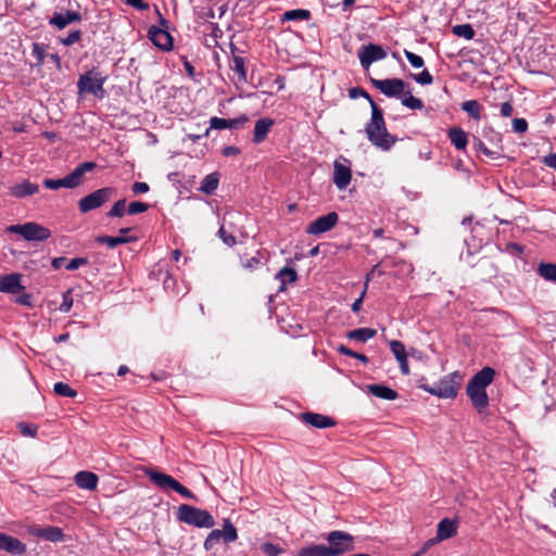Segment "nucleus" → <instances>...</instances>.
<instances>
[{
  "label": "nucleus",
  "instance_id": "obj_1",
  "mask_svg": "<svg viewBox=\"0 0 556 556\" xmlns=\"http://www.w3.org/2000/svg\"><path fill=\"white\" fill-rule=\"evenodd\" d=\"M370 108L371 117L365 126L367 139L376 148L382 151H389L397 141V138L388 131L383 117V111L374 100H370Z\"/></svg>",
  "mask_w": 556,
  "mask_h": 556
},
{
  "label": "nucleus",
  "instance_id": "obj_2",
  "mask_svg": "<svg viewBox=\"0 0 556 556\" xmlns=\"http://www.w3.org/2000/svg\"><path fill=\"white\" fill-rule=\"evenodd\" d=\"M179 521L198 528H212L215 525L213 516L204 509L182 504L178 507Z\"/></svg>",
  "mask_w": 556,
  "mask_h": 556
},
{
  "label": "nucleus",
  "instance_id": "obj_3",
  "mask_svg": "<svg viewBox=\"0 0 556 556\" xmlns=\"http://www.w3.org/2000/svg\"><path fill=\"white\" fill-rule=\"evenodd\" d=\"M105 80V76L96 68H92L79 76L77 81L78 93L80 96L89 93L101 99L104 96L103 85Z\"/></svg>",
  "mask_w": 556,
  "mask_h": 556
},
{
  "label": "nucleus",
  "instance_id": "obj_4",
  "mask_svg": "<svg viewBox=\"0 0 556 556\" xmlns=\"http://www.w3.org/2000/svg\"><path fill=\"white\" fill-rule=\"evenodd\" d=\"M148 477L157 488L164 491L174 490L185 498L195 500V495L189 489H187L169 475L155 470H149Z\"/></svg>",
  "mask_w": 556,
  "mask_h": 556
},
{
  "label": "nucleus",
  "instance_id": "obj_5",
  "mask_svg": "<svg viewBox=\"0 0 556 556\" xmlns=\"http://www.w3.org/2000/svg\"><path fill=\"white\" fill-rule=\"evenodd\" d=\"M7 231L21 235L27 241H45L51 237L48 228L34 222L9 226Z\"/></svg>",
  "mask_w": 556,
  "mask_h": 556
},
{
  "label": "nucleus",
  "instance_id": "obj_6",
  "mask_svg": "<svg viewBox=\"0 0 556 556\" xmlns=\"http://www.w3.org/2000/svg\"><path fill=\"white\" fill-rule=\"evenodd\" d=\"M327 541L329 546H326L328 549L329 556H339L343 555L346 552H351L354 549V538L343 531H331L327 535Z\"/></svg>",
  "mask_w": 556,
  "mask_h": 556
},
{
  "label": "nucleus",
  "instance_id": "obj_7",
  "mask_svg": "<svg viewBox=\"0 0 556 556\" xmlns=\"http://www.w3.org/2000/svg\"><path fill=\"white\" fill-rule=\"evenodd\" d=\"M238 539L236 527L229 519L224 520L223 530L214 529L210 532L204 541V548L212 551L215 545L224 541L225 543H232Z\"/></svg>",
  "mask_w": 556,
  "mask_h": 556
},
{
  "label": "nucleus",
  "instance_id": "obj_8",
  "mask_svg": "<svg viewBox=\"0 0 556 556\" xmlns=\"http://www.w3.org/2000/svg\"><path fill=\"white\" fill-rule=\"evenodd\" d=\"M114 193V189L111 187H104L98 189L78 201V208L80 213L86 214L92 210L101 207L108 202Z\"/></svg>",
  "mask_w": 556,
  "mask_h": 556
},
{
  "label": "nucleus",
  "instance_id": "obj_9",
  "mask_svg": "<svg viewBox=\"0 0 556 556\" xmlns=\"http://www.w3.org/2000/svg\"><path fill=\"white\" fill-rule=\"evenodd\" d=\"M454 377H457V372H453L440 379L433 386L426 388L425 390L441 399H454L457 394V382Z\"/></svg>",
  "mask_w": 556,
  "mask_h": 556
},
{
  "label": "nucleus",
  "instance_id": "obj_10",
  "mask_svg": "<svg viewBox=\"0 0 556 556\" xmlns=\"http://www.w3.org/2000/svg\"><path fill=\"white\" fill-rule=\"evenodd\" d=\"M371 85L388 98H399L406 88V83L401 78L376 79L370 78Z\"/></svg>",
  "mask_w": 556,
  "mask_h": 556
},
{
  "label": "nucleus",
  "instance_id": "obj_11",
  "mask_svg": "<svg viewBox=\"0 0 556 556\" xmlns=\"http://www.w3.org/2000/svg\"><path fill=\"white\" fill-rule=\"evenodd\" d=\"M387 51L379 45L368 43L358 51V59L363 68L367 70L374 62L383 60Z\"/></svg>",
  "mask_w": 556,
  "mask_h": 556
},
{
  "label": "nucleus",
  "instance_id": "obj_12",
  "mask_svg": "<svg viewBox=\"0 0 556 556\" xmlns=\"http://www.w3.org/2000/svg\"><path fill=\"white\" fill-rule=\"evenodd\" d=\"M339 215L336 212H330L313 220L308 225L306 232L315 236L321 235L331 230L337 225Z\"/></svg>",
  "mask_w": 556,
  "mask_h": 556
},
{
  "label": "nucleus",
  "instance_id": "obj_13",
  "mask_svg": "<svg viewBox=\"0 0 556 556\" xmlns=\"http://www.w3.org/2000/svg\"><path fill=\"white\" fill-rule=\"evenodd\" d=\"M97 167L94 162H84L77 165L68 175L65 176L67 189L79 187L85 181V175Z\"/></svg>",
  "mask_w": 556,
  "mask_h": 556
},
{
  "label": "nucleus",
  "instance_id": "obj_14",
  "mask_svg": "<svg viewBox=\"0 0 556 556\" xmlns=\"http://www.w3.org/2000/svg\"><path fill=\"white\" fill-rule=\"evenodd\" d=\"M248 122H249V117L244 114L240 115L237 118H229V119L214 116V117H211L210 128L206 129L204 136H208L210 129H217V130H223V129H227V128L228 129H237Z\"/></svg>",
  "mask_w": 556,
  "mask_h": 556
},
{
  "label": "nucleus",
  "instance_id": "obj_15",
  "mask_svg": "<svg viewBox=\"0 0 556 556\" xmlns=\"http://www.w3.org/2000/svg\"><path fill=\"white\" fill-rule=\"evenodd\" d=\"M466 393L470 399L472 405L481 412L489 405V397L485 388L478 387L472 382H468Z\"/></svg>",
  "mask_w": 556,
  "mask_h": 556
},
{
  "label": "nucleus",
  "instance_id": "obj_16",
  "mask_svg": "<svg viewBox=\"0 0 556 556\" xmlns=\"http://www.w3.org/2000/svg\"><path fill=\"white\" fill-rule=\"evenodd\" d=\"M149 38L155 47L163 51H168L173 48V39L166 29L152 26L149 29Z\"/></svg>",
  "mask_w": 556,
  "mask_h": 556
},
{
  "label": "nucleus",
  "instance_id": "obj_17",
  "mask_svg": "<svg viewBox=\"0 0 556 556\" xmlns=\"http://www.w3.org/2000/svg\"><path fill=\"white\" fill-rule=\"evenodd\" d=\"M24 289L21 274L13 273L0 277V292L16 294Z\"/></svg>",
  "mask_w": 556,
  "mask_h": 556
},
{
  "label": "nucleus",
  "instance_id": "obj_18",
  "mask_svg": "<svg viewBox=\"0 0 556 556\" xmlns=\"http://www.w3.org/2000/svg\"><path fill=\"white\" fill-rule=\"evenodd\" d=\"M352 172L349 165L339 161L333 164V184L339 190H344L351 182Z\"/></svg>",
  "mask_w": 556,
  "mask_h": 556
},
{
  "label": "nucleus",
  "instance_id": "obj_19",
  "mask_svg": "<svg viewBox=\"0 0 556 556\" xmlns=\"http://www.w3.org/2000/svg\"><path fill=\"white\" fill-rule=\"evenodd\" d=\"M300 418L305 424L317 429H325L336 426V420L333 418L317 413H302Z\"/></svg>",
  "mask_w": 556,
  "mask_h": 556
},
{
  "label": "nucleus",
  "instance_id": "obj_20",
  "mask_svg": "<svg viewBox=\"0 0 556 556\" xmlns=\"http://www.w3.org/2000/svg\"><path fill=\"white\" fill-rule=\"evenodd\" d=\"M0 551L12 555H22L26 552V545L14 536L0 533Z\"/></svg>",
  "mask_w": 556,
  "mask_h": 556
},
{
  "label": "nucleus",
  "instance_id": "obj_21",
  "mask_svg": "<svg viewBox=\"0 0 556 556\" xmlns=\"http://www.w3.org/2000/svg\"><path fill=\"white\" fill-rule=\"evenodd\" d=\"M38 190V185L30 182L27 179H24L21 182H16L13 186H11L9 189V193L14 198L22 199L37 193Z\"/></svg>",
  "mask_w": 556,
  "mask_h": 556
},
{
  "label": "nucleus",
  "instance_id": "obj_22",
  "mask_svg": "<svg viewBox=\"0 0 556 556\" xmlns=\"http://www.w3.org/2000/svg\"><path fill=\"white\" fill-rule=\"evenodd\" d=\"M275 122L270 117H263L256 121L254 126V132H253V142L258 144L263 142L268 132L270 131L271 127L274 126Z\"/></svg>",
  "mask_w": 556,
  "mask_h": 556
},
{
  "label": "nucleus",
  "instance_id": "obj_23",
  "mask_svg": "<svg viewBox=\"0 0 556 556\" xmlns=\"http://www.w3.org/2000/svg\"><path fill=\"white\" fill-rule=\"evenodd\" d=\"M129 228H122L119 229L121 236H100L96 239L97 242L106 244L110 249H113L119 244H125L129 242H134L137 240L136 237H125L124 235L129 232Z\"/></svg>",
  "mask_w": 556,
  "mask_h": 556
},
{
  "label": "nucleus",
  "instance_id": "obj_24",
  "mask_svg": "<svg viewBox=\"0 0 556 556\" xmlns=\"http://www.w3.org/2000/svg\"><path fill=\"white\" fill-rule=\"evenodd\" d=\"M80 21H81V15L79 12L66 11L64 13L63 12L54 13L50 20V24L54 25L59 29H63L70 23L80 22Z\"/></svg>",
  "mask_w": 556,
  "mask_h": 556
},
{
  "label": "nucleus",
  "instance_id": "obj_25",
  "mask_svg": "<svg viewBox=\"0 0 556 556\" xmlns=\"http://www.w3.org/2000/svg\"><path fill=\"white\" fill-rule=\"evenodd\" d=\"M75 483L78 488L92 491L97 489L98 476L91 471H78L74 477Z\"/></svg>",
  "mask_w": 556,
  "mask_h": 556
},
{
  "label": "nucleus",
  "instance_id": "obj_26",
  "mask_svg": "<svg viewBox=\"0 0 556 556\" xmlns=\"http://www.w3.org/2000/svg\"><path fill=\"white\" fill-rule=\"evenodd\" d=\"M457 532V522L448 518L442 519L437 529V541L447 540L454 536Z\"/></svg>",
  "mask_w": 556,
  "mask_h": 556
},
{
  "label": "nucleus",
  "instance_id": "obj_27",
  "mask_svg": "<svg viewBox=\"0 0 556 556\" xmlns=\"http://www.w3.org/2000/svg\"><path fill=\"white\" fill-rule=\"evenodd\" d=\"M230 70L237 75V81L240 84L247 83V68H245V60L241 55L235 54L232 51V55L229 62Z\"/></svg>",
  "mask_w": 556,
  "mask_h": 556
},
{
  "label": "nucleus",
  "instance_id": "obj_28",
  "mask_svg": "<svg viewBox=\"0 0 556 556\" xmlns=\"http://www.w3.org/2000/svg\"><path fill=\"white\" fill-rule=\"evenodd\" d=\"M495 377V370L492 367L485 366L480 371H478L470 380L469 382H472L473 384L478 387L485 388L490 386Z\"/></svg>",
  "mask_w": 556,
  "mask_h": 556
},
{
  "label": "nucleus",
  "instance_id": "obj_29",
  "mask_svg": "<svg viewBox=\"0 0 556 556\" xmlns=\"http://www.w3.org/2000/svg\"><path fill=\"white\" fill-rule=\"evenodd\" d=\"M447 137L457 150H465L468 143V136L460 127L448 129Z\"/></svg>",
  "mask_w": 556,
  "mask_h": 556
},
{
  "label": "nucleus",
  "instance_id": "obj_30",
  "mask_svg": "<svg viewBox=\"0 0 556 556\" xmlns=\"http://www.w3.org/2000/svg\"><path fill=\"white\" fill-rule=\"evenodd\" d=\"M369 392L379 399L393 401L397 397V392L387 386L383 384H369Z\"/></svg>",
  "mask_w": 556,
  "mask_h": 556
},
{
  "label": "nucleus",
  "instance_id": "obj_31",
  "mask_svg": "<svg viewBox=\"0 0 556 556\" xmlns=\"http://www.w3.org/2000/svg\"><path fill=\"white\" fill-rule=\"evenodd\" d=\"M275 278L280 281L279 291H283L288 283L296 281L298 274L294 268L285 266L276 274Z\"/></svg>",
  "mask_w": 556,
  "mask_h": 556
},
{
  "label": "nucleus",
  "instance_id": "obj_32",
  "mask_svg": "<svg viewBox=\"0 0 556 556\" xmlns=\"http://www.w3.org/2000/svg\"><path fill=\"white\" fill-rule=\"evenodd\" d=\"M219 174L217 172L206 175L199 187V190L205 194H212L218 188Z\"/></svg>",
  "mask_w": 556,
  "mask_h": 556
},
{
  "label": "nucleus",
  "instance_id": "obj_33",
  "mask_svg": "<svg viewBox=\"0 0 556 556\" xmlns=\"http://www.w3.org/2000/svg\"><path fill=\"white\" fill-rule=\"evenodd\" d=\"M377 334V331L372 328H357L346 333V338L358 342H367Z\"/></svg>",
  "mask_w": 556,
  "mask_h": 556
},
{
  "label": "nucleus",
  "instance_id": "obj_34",
  "mask_svg": "<svg viewBox=\"0 0 556 556\" xmlns=\"http://www.w3.org/2000/svg\"><path fill=\"white\" fill-rule=\"evenodd\" d=\"M536 273L544 280L556 283V264L541 262L538 265Z\"/></svg>",
  "mask_w": 556,
  "mask_h": 556
},
{
  "label": "nucleus",
  "instance_id": "obj_35",
  "mask_svg": "<svg viewBox=\"0 0 556 556\" xmlns=\"http://www.w3.org/2000/svg\"><path fill=\"white\" fill-rule=\"evenodd\" d=\"M327 551L328 549H326V545L312 544L300 548L295 556H329Z\"/></svg>",
  "mask_w": 556,
  "mask_h": 556
},
{
  "label": "nucleus",
  "instance_id": "obj_36",
  "mask_svg": "<svg viewBox=\"0 0 556 556\" xmlns=\"http://www.w3.org/2000/svg\"><path fill=\"white\" fill-rule=\"evenodd\" d=\"M311 18V12L306 9H294L286 11L281 17L282 22L290 21H308Z\"/></svg>",
  "mask_w": 556,
  "mask_h": 556
},
{
  "label": "nucleus",
  "instance_id": "obj_37",
  "mask_svg": "<svg viewBox=\"0 0 556 556\" xmlns=\"http://www.w3.org/2000/svg\"><path fill=\"white\" fill-rule=\"evenodd\" d=\"M482 137L491 144L501 148L502 134L496 131L492 126H484L482 128Z\"/></svg>",
  "mask_w": 556,
  "mask_h": 556
},
{
  "label": "nucleus",
  "instance_id": "obj_38",
  "mask_svg": "<svg viewBox=\"0 0 556 556\" xmlns=\"http://www.w3.org/2000/svg\"><path fill=\"white\" fill-rule=\"evenodd\" d=\"M42 539L49 542H62L64 541V533L61 528L50 526L43 529Z\"/></svg>",
  "mask_w": 556,
  "mask_h": 556
},
{
  "label": "nucleus",
  "instance_id": "obj_39",
  "mask_svg": "<svg viewBox=\"0 0 556 556\" xmlns=\"http://www.w3.org/2000/svg\"><path fill=\"white\" fill-rule=\"evenodd\" d=\"M462 110L473 119H480L481 105L477 100H467L462 103Z\"/></svg>",
  "mask_w": 556,
  "mask_h": 556
},
{
  "label": "nucleus",
  "instance_id": "obj_40",
  "mask_svg": "<svg viewBox=\"0 0 556 556\" xmlns=\"http://www.w3.org/2000/svg\"><path fill=\"white\" fill-rule=\"evenodd\" d=\"M452 33L457 37L471 40L475 37V29L470 24H458L453 26Z\"/></svg>",
  "mask_w": 556,
  "mask_h": 556
},
{
  "label": "nucleus",
  "instance_id": "obj_41",
  "mask_svg": "<svg viewBox=\"0 0 556 556\" xmlns=\"http://www.w3.org/2000/svg\"><path fill=\"white\" fill-rule=\"evenodd\" d=\"M402 104L412 110H421L424 102L419 98L414 97L409 91H404L402 94Z\"/></svg>",
  "mask_w": 556,
  "mask_h": 556
},
{
  "label": "nucleus",
  "instance_id": "obj_42",
  "mask_svg": "<svg viewBox=\"0 0 556 556\" xmlns=\"http://www.w3.org/2000/svg\"><path fill=\"white\" fill-rule=\"evenodd\" d=\"M53 391L59 396L75 397L77 392L65 382H56L53 386Z\"/></svg>",
  "mask_w": 556,
  "mask_h": 556
},
{
  "label": "nucleus",
  "instance_id": "obj_43",
  "mask_svg": "<svg viewBox=\"0 0 556 556\" xmlns=\"http://www.w3.org/2000/svg\"><path fill=\"white\" fill-rule=\"evenodd\" d=\"M473 148L491 159H497L500 155L498 151L490 150L478 137H473Z\"/></svg>",
  "mask_w": 556,
  "mask_h": 556
},
{
  "label": "nucleus",
  "instance_id": "obj_44",
  "mask_svg": "<svg viewBox=\"0 0 556 556\" xmlns=\"http://www.w3.org/2000/svg\"><path fill=\"white\" fill-rule=\"evenodd\" d=\"M390 349L397 362L400 359L407 357L405 345L401 341H397V340L390 341Z\"/></svg>",
  "mask_w": 556,
  "mask_h": 556
},
{
  "label": "nucleus",
  "instance_id": "obj_45",
  "mask_svg": "<svg viewBox=\"0 0 556 556\" xmlns=\"http://www.w3.org/2000/svg\"><path fill=\"white\" fill-rule=\"evenodd\" d=\"M126 200L122 199L114 203L112 208L109 211V217H123L125 214Z\"/></svg>",
  "mask_w": 556,
  "mask_h": 556
},
{
  "label": "nucleus",
  "instance_id": "obj_46",
  "mask_svg": "<svg viewBox=\"0 0 556 556\" xmlns=\"http://www.w3.org/2000/svg\"><path fill=\"white\" fill-rule=\"evenodd\" d=\"M261 549L266 556H279L283 552L280 546L270 542L263 543Z\"/></svg>",
  "mask_w": 556,
  "mask_h": 556
},
{
  "label": "nucleus",
  "instance_id": "obj_47",
  "mask_svg": "<svg viewBox=\"0 0 556 556\" xmlns=\"http://www.w3.org/2000/svg\"><path fill=\"white\" fill-rule=\"evenodd\" d=\"M42 184H43L45 188L50 189V190H58L60 188H67L65 177L60 178V179L47 178V179L43 180Z\"/></svg>",
  "mask_w": 556,
  "mask_h": 556
},
{
  "label": "nucleus",
  "instance_id": "obj_48",
  "mask_svg": "<svg viewBox=\"0 0 556 556\" xmlns=\"http://www.w3.org/2000/svg\"><path fill=\"white\" fill-rule=\"evenodd\" d=\"M404 54L413 67L420 68L425 65L424 59L420 55L408 50H404Z\"/></svg>",
  "mask_w": 556,
  "mask_h": 556
},
{
  "label": "nucleus",
  "instance_id": "obj_49",
  "mask_svg": "<svg viewBox=\"0 0 556 556\" xmlns=\"http://www.w3.org/2000/svg\"><path fill=\"white\" fill-rule=\"evenodd\" d=\"M413 78L416 83L422 86L431 85L433 83V77L428 70H424L422 72L413 75Z\"/></svg>",
  "mask_w": 556,
  "mask_h": 556
},
{
  "label": "nucleus",
  "instance_id": "obj_50",
  "mask_svg": "<svg viewBox=\"0 0 556 556\" xmlns=\"http://www.w3.org/2000/svg\"><path fill=\"white\" fill-rule=\"evenodd\" d=\"M149 205L143 202L135 201L128 205L127 213L129 215H136L148 211Z\"/></svg>",
  "mask_w": 556,
  "mask_h": 556
},
{
  "label": "nucleus",
  "instance_id": "obj_51",
  "mask_svg": "<svg viewBox=\"0 0 556 556\" xmlns=\"http://www.w3.org/2000/svg\"><path fill=\"white\" fill-rule=\"evenodd\" d=\"M81 38V31L80 30H73L71 31L65 38L61 39L62 45L68 47L76 42H78Z\"/></svg>",
  "mask_w": 556,
  "mask_h": 556
},
{
  "label": "nucleus",
  "instance_id": "obj_52",
  "mask_svg": "<svg viewBox=\"0 0 556 556\" xmlns=\"http://www.w3.org/2000/svg\"><path fill=\"white\" fill-rule=\"evenodd\" d=\"M369 280H370V274H368L367 277H366L365 287H364V290L362 291L359 298L356 299L354 301V303L352 304V311L354 313H357V312L361 311V307H362V304H363V301H364V298H365V294H366V290H367Z\"/></svg>",
  "mask_w": 556,
  "mask_h": 556
},
{
  "label": "nucleus",
  "instance_id": "obj_53",
  "mask_svg": "<svg viewBox=\"0 0 556 556\" xmlns=\"http://www.w3.org/2000/svg\"><path fill=\"white\" fill-rule=\"evenodd\" d=\"M513 130L517 134H525L528 130V122L526 118L513 119Z\"/></svg>",
  "mask_w": 556,
  "mask_h": 556
},
{
  "label": "nucleus",
  "instance_id": "obj_54",
  "mask_svg": "<svg viewBox=\"0 0 556 556\" xmlns=\"http://www.w3.org/2000/svg\"><path fill=\"white\" fill-rule=\"evenodd\" d=\"M18 429L21 431V433L25 437H36L37 434V427L36 426H33L30 424H26V422H21L18 425Z\"/></svg>",
  "mask_w": 556,
  "mask_h": 556
},
{
  "label": "nucleus",
  "instance_id": "obj_55",
  "mask_svg": "<svg viewBox=\"0 0 556 556\" xmlns=\"http://www.w3.org/2000/svg\"><path fill=\"white\" fill-rule=\"evenodd\" d=\"M218 236L223 240V242L228 247H233L237 243L236 238L232 235L227 233L223 226L218 229Z\"/></svg>",
  "mask_w": 556,
  "mask_h": 556
},
{
  "label": "nucleus",
  "instance_id": "obj_56",
  "mask_svg": "<svg viewBox=\"0 0 556 556\" xmlns=\"http://www.w3.org/2000/svg\"><path fill=\"white\" fill-rule=\"evenodd\" d=\"M33 55L37 60V64L41 65L45 62V48L39 43H33Z\"/></svg>",
  "mask_w": 556,
  "mask_h": 556
},
{
  "label": "nucleus",
  "instance_id": "obj_57",
  "mask_svg": "<svg viewBox=\"0 0 556 556\" xmlns=\"http://www.w3.org/2000/svg\"><path fill=\"white\" fill-rule=\"evenodd\" d=\"M349 96L351 99H357L358 97H363L365 98L369 103H370V100L371 97L369 96V93L367 91H365L363 88L361 87H354V88H351L349 90Z\"/></svg>",
  "mask_w": 556,
  "mask_h": 556
},
{
  "label": "nucleus",
  "instance_id": "obj_58",
  "mask_svg": "<svg viewBox=\"0 0 556 556\" xmlns=\"http://www.w3.org/2000/svg\"><path fill=\"white\" fill-rule=\"evenodd\" d=\"M73 306V298L71 295V291H66L63 294V301L60 305V311L63 313H68Z\"/></svg>",
  "mask_w": 556,
  "mask_h": 556
},
{
  "label": "nucleus",
  "instance_id": "obj_59",
  "mask_svg": "<svg viewBox=\"0 0 556 556\" xmlns=\"http://www.w3.org/2000/svg\"><path fill=\"white\" fill-rule=\"evenodd\" d=\"M86 264H88V260L87 258H85V257H75V258H72L66 264V269L67 270H75V269H77L80 266L86 265Z\"/></svg>",
  "mask_w": 556,
  "mask_h": 556
},
{
  "label": "nucleus",
  "instance_id": "obj_60",
  "mask_svg": "<svg viewBox=\"0 0 556 556\" xmlns=\"http://www.w3.org/2000/svg\"><path fill=\"white\" fill-rule=\"evenodd\" d=\"M149 190H150V188L147 182H135L131 186V191L134 194L147 193Z\"/></svg>",
  "mask_w": 556,
  "mask_h": 556
},
{
  "label": "nucleus",
  "instance_id": "obj_61",
  "mask_svg": "<svg viewBox=\"0 0 556 556\" xmlns=\"http://www.w3.org/2000/svg\"><path fill=\"white\" fill-rule=\"evenodd\" d=\"M125 2L128 5L137 9V10H140V11H146L149 9V4L146 3L143 0H125Z\"/></svg>",
  "mask_w": 556,
  "mask_h": 556
},
{
  "label": "nucleus",
  "instance_id": "obj_62",
  "mask_svg": "<svg viewBox=\"0 0 556 556\" xmlns=\"http://www.w3.org/2000/svg\"><path fill=\"white\" fill-rule=\"evenodd\" d=\"M514 113V106L509 101L503 102L501 104V115L503 117H509Z\"/></svg>",
  "mask_w": 556,
  "mask_h": 556
},
{
  "label": "nucleus",
  "instance_id": "obj_63",
  "mask_svg": "<svg viewBox=\"0 0 556 556\" xmlns=\"http://www.w3.org/2000/svg\"><path fill=\"white\" fill-rule=\"evenodd\" d=\"M542 162L545 166L556 169V152L545 155Z\"/></svg>",
  "mask_w": 556,
  "mask_h": 556
},
{
  "label": "nucleus",
  "instance_id": "obj_64",
  "mask_svg": "<svg viewBox=\"0 0 556 556\" xmlns=\"http://www.w3.org/2000/svg\"><path fill=\"white\" fill-rule=\"evenodd\" d=\"M260 264V260L255 256L242 261V266L247 269H253Z\"/></svg>",
  "mask_w": 556,
  "mask_h": 556
}]
</instances>
